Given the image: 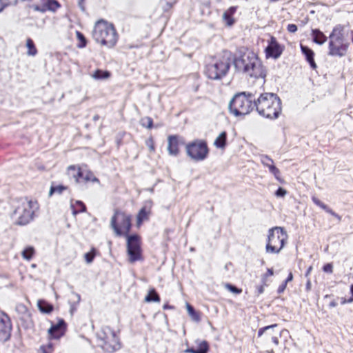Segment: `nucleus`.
Wrapping results in <instances>:
<instances>
[{
	"mask_svg": "<svg viewBox=\"0 0 353 353\" xmlns=\"http://www.w3.org/2000/svg\"><path fill=\"white\" fill-rule=\"evenodd\" d=\"M233 66L236 72L253 79H264L265 68L259 54L249 48L237 51L233 59Z\"/></svg>",
	"mask_w": 353,
	"mask_h": 353,
	"instance_id": "1",
	"label": "nucleus"
},
{
	"mask_svg": "<svg viewBox=\"0 0 353 353\" xmlns=\"http://www.w3.org/2000/svg\"><path fill=\"white\" fill-rule=\"evenodd\" d=\"M257 113L268 119H277L282 112L281 101L272 93L261 94L254 102Z\"/></svg>",
	"mask_w": 353,
	"mask_h": 353,
	"instance_id": "2",
	"label": "nucleus"
},
{
	"mask_svg": "<svg viewBox=\"0 0 353 353\" xmlns=\"http://www.w3.org/2000/svg\"><path fill=\"white\" fill-rule=\"evenodd\" d=\"M92 37L97 43L108 49L113 48L118 40L114 26L102 19L94 23Z\"/></svg>",
	"mask_w": 353,
	"mask_h": 353,
	"instance_id": "3",
	"label": "nucleus"
},
{
	"mask_svg": "<svg viewBox=\"0 0 353 353\" xmlns=\"http://www.w3.org/2000/svg\"><path fill=\"white\" fill-rule=\"evenodd\" d=\"M230 52L223 51L214 57L212 63L206 68L207 77L212 80L221 79L228 73L230 67Z\"/></svg>",
	"mask_w": 353,
	"mask_h": 353,
	"instance_id": "4",
	"label": "nucleus"
},
{
	"mask_svg": "<svg viewBox=\"0 0 353 353\" xmlns=\"http://www.w3.org/2000/svg\"><path fill=\"white\" fill-rule=\"evenodd\" d=\"M253 97L250 93L241 92L233 96L228 104L229 112L233 116L243 117L253 110Z\"/></svg>",
	"mask_w": 353,
	"mask_h": 353,
	"instance_id": "5",
	"label": "nucleus"
},
{
	"mask_svg": "<svg viewBox=\"0 0 353 353\" xmlns=\"http://www.w3.org/2000/svg\"><path fill=\"white\" fill-rule=\"evenodd\" d=\"M288 239L287 232L280 227H275L268 231L265 243L268 254H279L285 247Z\"/></svg>",
	"mask_w": 353,
	"mask_h": 353,
	"instance_id": "6",
	"label": "nucleus"
},
{
	"mask_svg": "<svg viewBox=\"0 0 353 353\" xmlns=\"http://www.w3.org/2000/svg\"><path fill=\"white\" fill-rule=\"evenodd\" d=\"M329 38V55L344 56L348 49V43L345 39L343 28L341 26L334 28Z\"/></svg>",
	"mask_w": 353,
	"mask_h": 353,
	"instance_id": "7",
	"label": "nucleus"
},
{
	"mask_svg": "<svg viewBox=\"0 0 353 353\" xmlns=\"http://www.w3.org/2000/svg\"><path fill=\"white\" fill-rule=\"evenodd\" d=\"M34 212V204L31 201L23 200L17 202L11 218L15 224L24 225L33 219Z\"/></svg>",
	"mask_w": 353,
	"mask_h": 353,
	"instance_id": "8",
	"label": "nucleus"
},
{
	"mask_svg": "<svg viewBox=\"0 0 353 353\" xmlns=\"http://www.w3.org/2000/svg\"><path fill=\"white\" fill-rule=\"evenodd\" d=\"M187 156L193 161H203L208 154V148L205 141L195 139L185 145Z\"/></svg>",
	"mask_w": 353,
	"mask_h": 353,
	"instance_id": "9",
	"label": "nucleus"
},
{
	"mask_svg": "<svg viewBox=\"0 0 353 353\" xmlns=\"http://www.w3.org/2000/svg\"><path fill=\"white\" fill-rule=\"evenodd\" d=\"M98 338L101 347L108 352H114L120 347L117 335L110 327H103L98 334Z\"/></svg>",
	"mask_w": 353,
	"mask_h": 353,
	"instance_id": "10",
	"label": "nucleus"
},
{
	"mask_svg": "<svg viewBox=\"0 0 353 353\" xmlns=\"http://www.w3.org/2000/svg\"><path fill=\"white\" fill-rule=\"evenodd\" d=\"M66 173L70 178L73 179L75 182L79 184L90 181L100 185L99 179L93 176L90 172L83 176V172L79 166L74 165H69L66 169Z\"/></svg>",
	"mask_w": 353,
	"mask_h": 353,
	"instance_id": "11",
	"label": "nucleus"
},
{
	"mask_svg": "<svg viewBox=\"0 0 353 353\" xmlns=\"http://www.w3.org/2000/svg\"><path fill=\"white\" fill-rule=\"evenodd\" d=\"M111 225L117 235H125L130 228V217L121 212H117L111 221Z\"/></svg>",
	"mask_w": 353,
	"mask_h": 353,
	"instance_id": "12",
	"label": "nucleus"
},
{
	"mask_svg": "<svg viewBox=\"0 0 353 353\" xmlns=\"http://www.w3.org/2000/svg\"><path fill=\"white\" fill-rule=\"evenodd\" d=\"M128 254L132 262L141 259V248L139 238L132 234L127 238Z\"/></svg>",
	"mask_w": 353,
	"mask_h": 353,
	"instance_id": "13",
	"label": "nucleus"
},
{
	"mask_svg": "<svg viewBox=\"0 0 353 353\" xmlns=\"http://www.w3.org/2000/svg\"><path fill=\"white\" fill-rule=\"evenodd\" d=\"M283 50V48L272 37L265 49V58L267 59H276L281 55Z\"/></svg>",
	"mask_w": 353,
	"mask_h": 353,
	"instance_id": "14",
	"label": "nucleus"
},
{
	"mask_svg": "<svg viewBox=\"0 0 353 353\" xmlns=\"http://www.w3.org/2000/svg\"><path fill=\"white\" fill-rule=\"evenodd\" d=\"M66 325L64 321L61 319H58L57 324H51L48 330V334L50 339H58L63 336Z\"/></svg>",
	"mask_w": 353,
	"mask_h": 353,
	"instance_id": "15",
	"label": "nucleus"
},
{
	"mask_svg": "<svg viewBox=\"0 0 353 353\" xmlns=\"http://www.w3.org/2000/svg\"><path fill=\"white\" fill-rule=\"evenodd\" d=\"M32 8L38 12H46L47 10L54 11L59 8V4L54 0H37Z\"/></svg>",
	"mask_w": 353,
	"mask_h": 353,
	"instance_id": "16",
	"label": "nucleus"
},
{
	"mask_svg": "<svg viewBox=\"0 0 353 353\" xmlns=\"http://www.w3.org/2000/svg\"><path fill=\"white\" fill-rule=\"evenodd\" d=\"M11 325L7 316L0 313V341H6L10 334Z\"/></svg>",
	"mask_w": 353,
	"mask_h": 353,
	"instance_id": "17",
	"label": "nucleus"
},
{
	"mask_svg": "<svg viewBox=\"0 0 353 353\" xmlns=\"http://www.w3.org/2000/svg\"><path fill=\"white\" fill-rule=\"evenodd\" d=\"M276 325H272L270 326H267L261 330H260L258 332L259 336H265V337L268 339H271L272 343L276 346L279 344L278 339L276 336H274L272 329L276 327Z\"/></svg>",
	"mask_w": 353,
	"mask_h": 353,
	"instance_id": "18",
	"label": "nucleus"
},
{
	"mask_svg": "<svg viewBox=\"0 0 353 353\" xmlns=\"http://www.w3.org/2000/svg\"><path fill=\"white\" fill-rule=\"evenodd\" d=\"M226 142L227 134L225 131H223L215 138L213 145L216 148L223 150L226 146Z\"/></svg>",
	"mask_w": 353,
	"mask_h": 353,
	"instance_id": "19",
	"label": "nucleus"
},
{
	"mask_svg": "<svg viewBox=\"0 0 353 353\" xmlns=\"http://www.w3.org/2000/svg\"><path fill=\"white\" fill-rule=\"evenodd\" d=\"M300 48L302 52L305 54L306 60L310 66L312 68L316 69L317 66L314 59V52L311 49L303 46H301Z\"/></svg>",
	"mask_w": 353,
	"mask_h": 353,
	"instance_id": "20",
	"label": "nucleus"
},
{
	"mask_svg": "<svg viewBox=\"0 0 353 353\" xmlns=\"http://www.w3.org/2000/svg\"><path fill=\"white\" fill-rule=\"evenodd\" d=\"M310 34L312 37L313 41L319 46L323 45L327 41L323 32L319 30H312Z\"/></svg>",
	"mask_w": 353,
	"mask_h": 353,
	"instance_id": "21",
	"label": "nucleus"
},
{
	"mask_svg": "<svg viewBox=\"0 0 353 353\" xmlns=\"http://www.w3.org/2000/svg\"><path fill=\"white\" fill-rule=\"evenodd\" d=\"M168 151L170 155H176L178 153V142L175 137H170L168 141Z\"/></svg>",
	"mask_w": 353,
	"mask_h": 353,
	"instance_id": "22",
	"label": "nucleus"
},
{
	"mask_svg": "<svg viewBox=\"0 0 353 353\" xmlns=\"http://www.w3.org/2000/svg\"><path fill=\"white\" fill-rule=\"evenodd\" d=\"M37 306L39 310L43 314H49L53 310L52 305L42 301H38L37 303Z\"/></svg>",
	"mask_w": 353,
	"mask_h": 353,
	"instance_id": "23",
	"label": "nucleus"
},
{
	"mask_svg": "<svg viewBox=\"0 0 353 353\" xmlns=\"http://www.w3.org/2000/svg\"><path fill=\"white\" fill-rule=\"evenodd\" d=\"M110 74L107 71H101L99 70H96L92 74V78L95 80H100L103 79H108Z\"/></svg>",
	"mask_w": 353,
	"mask_h": 353,
	"instance_id": "24",
	"label": "nucleus"
},
{
	"mask_svg": "<svg viewBox=\"0 0 353 353\" xmlns=\"http://www.w3.org/2000/svg\"><path fill=\"white\" fill-rule=\"evenodd\" d=\"M146 302H155L159 303L160 301L159 297L153 289L148 291L147 296L145 297Z\"/></svg>",
	"mask_w": 353,
	"mask_h": 353,
	"instance_id": "25",
	"label": "nucleus"
},
{
	"mask_svg": "<svg viewBox=\"0 0 353 353\" xmlns=\"http://www.w3.org/2000/svg\"><path fill=\"white\" fill-rule=\"evenodd\" d=\"M185 307L187 310V312L191 318V319L195 322H198L200 320L199 315L194 312L193 308L190 306V305L188 303H185Z\"/></svg>",
	"mask_w": 353,
	"mask_h": 353,
	"instance_id": "26",
	"label": "nucleus"
},
{
	"mask_svg": "<svg viewBox=\"0 0 353 353\" xmlns=\"http://www.w3.org/2000/svg\"><path fill=\"white\" fill-rule=\"evenodd\" d=\"M34 254V250L31 247L26 248L22 252V256L24 259L29 261L32 259Z\"/></svg>",
	"mask_w": 353,
	"mask_h": 353,
	"instance_id": "27",
	"label": "nucleus"
},
{
	"mask_svg": "<svg viewBox=\"0 0 353 353\" xmlns=\"http://www.w3.org/2000/svg\"><path fill=\"white\" fill-rule=\"evenodd\" d=\"M26 47L28 48L27 54L28 55L34 56L36 54L37 50H36L32 42L30 39H28L26 41Z\"/></svg>",
	"mask_w": 353,
	"mask_h": 353,
	"instance_id": "28",
	"label": "nucleus"
},
{
	"mask_svg": "<svg viewBox=\"0 0 353 353\" xmlns=\"http://www.w3.org/2000/svg\"><path fill=\"white\" fill-rule=\"evenodd\" d=\"M76 36L79 41L77 47L79 48H84L86 45V40H85V37H83V35L81 33H80L79 32H76Z\"/></svg>",
	"mask_w": 353,
	"mask_h": 353,
	"instance_id": "29",
	"label": "nucleus"
},
{
	"mask_svg": "<svg viewBox=\"0 0 353 353\" xmlns=\"http://www.w3.org/2000/svg\"><path fill=\"white\" fill-rule=\"evenodd\" d=\"M148 216V212L145 209H141L137 215V224L140 225L142 221Z\"/></svg>",
	"mask_w": 353,
	"mask_h": 353,
	"instance_id": "30",
	"label": "nucleus"
},
{
	"mask_svg": "<svg viewBox=\"0 0 353 353\" xmlns=\"http://www.w3.org/2000/svg\"><path fill=\"white\" fill-rule=\"evenodd\" d=\"M141 124L143 128L150 129L152 127V120L150 117L143 118L141 121Z\"/></svg>",
	"mask_w": 353,
	"mask_h": 353,
	"instance_id": "31",
	"label": "nucleus"
},
{
	"mask_svg": "<svg viewBox=\"0 0 353 353\" xmlns=\"http://www.w3.org/2000/svg\"><path fill=\"white\" fill-rule=\"evenodd\" d=\"M94 256V251L93 250H91L90 252L85 254L84 258L88 263H90L93 261Z\"/></svg>",
	"mask_w": 353,
	"mask_h": 353,
	"instance_id": "32",
	"label": "nucleus"
},
{
	"mask_svg": "<svg viewBox=\"0 0 353 353\" xmlns=\"http://www.w3.org/2000/svg\"><path fill=\"white\" fill-rule=\"evenodd\" d=\"M275 195L278 197H284L287 195V191L283 188L280 187L276 190Z\"/></svg>",
	"mask_w": 353,
	"mask_h": 353,
	"instance_id": "33",
	"label": "nucleus"
},
{
	"mask_svg": "<svg viewBox=\"0 0 353 353\" xmlns=\"http://www.w3.org/2000/svg\"><path fill=\"white\" fill-rule=\"evenodd\" d=\"M225 288L233 294H237L241 293V290L240 289H238V288H236L232 285H230L229 284H226L225 285Z\"/></svg>",
	"mask_w": 353,
	"mask_h": 353,
	"instance_id": "34",
	"label": "nucleus"
},
{
	"mask_svg": "<svg viewBox=\"0 0 353 353\" xmlns=\"http://www.w3.org/2000/svg\"><path fill=\"white\" fill-rule=\"evenodd\" d=\"M223 21L225 22V23L228 26H231L232 24H233V22H234V20L232 18L227 16L226 14H224L223 15Z\"/></svg>",
	"mask_w": 353,
	"mask_h": 353,
	"instance_id": "35",
	"label": "nucleus"
},
{
	"mask_svg": "<svg viewBox=\"0 0 353 353\" xmlns=\"http://www.w3.org/2000/svg\"><path fill=\"white\" fill-rule=\"evenodd\" d=\"M63 189L64 188L61 185L56 188L51 187L49 191V195L51 196L54 192H58L60 194Z\"/></svg>",
	"mask_w": 353,
	"mask_h": 353,
	"instance_id": "36",
	"label": "nucleus"
},
{
	"mask_svg": "<svg viewBox=\"0 0 353 353\" xmlns=\"http://www.w3.org/2000/svg\"><path fill=\"white\" fill-rule=\"evenodd\" d=\"M287 29H288V32H290L291 33H294L297 30V27L294 24H289L287 27Z\"/></svg>",
	"mask_w": 353,
	"mask_h": 353,
	"instance_id": "37",
	"label": "nucleus"
},
{
	"mask_svg": "<svg viewBox=\"0 0 353 353\" xmlns=\"http://www.w3.org/2000/svg\"><path fill=\"white\" fill-rule=\"evenodd\" d=\"M350 293H351V297H350V300H348V301H346V300L343 301H342L343 304H345L347 303H350V302L353 301V285L350 287Z\"/></svg>",
	"mask_w": 353,
	"mask_h": 353,
	"instance_id": "38",
	"label": "nucleus"
},
{
	"mask_svg": "<svg viewBox=\"0 0 353 353\" xmlns=\"http://www.w3.org/2000/svg\"><path fill=\"white\" fill-rule=\"evenodd\" d=\"M147 145L149 148V150L151 151V152H154V144H153V142L152 140H149L147 143Z\"/></svg>",
	"mask_w": 353,
	"mask_h": 353,
	"instance_id": "39",
	"label": "nucleus"
},
{
	"mask_svg": "<svg viewBox=\"0 0 353 353\" xmlns=\"http://www.w3.org/2000/svg\"><path fill=\"white\" fill-rule=\"evenodd\" d=\"M286 288V283H284L283 284H282L278 289V292L279 293H282L284 292V290H285Z\"/></svg>",
	"mask_w": 353,
	"mask_h": 353,
	"instance_id": "40",
	"label": "nucleus"
},
{
	"mask_svg": "<svg viewBox=\"0 0 353 353\" xmlns=\"http://www.w3.org/2000/svg\"><path fill=\"white\" fill-rule=\"evenodd\" d=\"M325 272H330L332 270V266L330 265H327L323 268Z\"/></svg>",
	"mask_w": 353,
	"mask_h": 353,
	"instance_id": "41",
	"label": "nucleus"
},
{
	"mask_svg": "<svg viewBox=\"0 0 353 353\" xmlns=\"http://www.w3.org/2000/svg\"><path fill=\"white\" fill-rule=\"evenodd\" d=\"M292 279H293V274L292 273H290L288 274V278H287V279H286L285 283H287L288 282H290V281H292Z\"/></svg>",
	"mask_w": 353,
	"mask_h": 353,
	"instance_id": "42",
	"label": "nucleus"
},
{
	"mask_svg": "<svg viewBox=\"0 0 353 353\" xmlns=\"http://www.w3.org/2000/svg\"><path fill=\"white\" fill-rule=\"evenodd\" d=\"M194 351V350L188 348L185 350V353H196Z\"/></svg>",
	"mask_w": 353,
	"mask_h": 353,
	"instance_id": "43",
	"label": "nucleus"
},
{
	"mask_svg": "<svg viewBox=\"0 0 353 353\" xmlns=\"http://www.w3.org/2000/svg\"><path fill=\"white\" fill-rule=\"evenodd\" d=\"M259 293H263V288L262 287L259 288Z\"/></svg>",
	"mask_w": 353,
	"mask_h": 353,
	"instance_id": "44",
	"label": "nucleus"
},
{
	"mask_svg": "<svg viewBox=\"0 0 353 353\" xmlns=\"http://www.w3.org/2000/svg\"><path fill=\"white\" fill-rule=\"evenodd\" d=\"M268 274L272 275L273 274L272 271V270H268Z\"/></svg>",
	"mask_w": 353,
	"mask_h": 353,
	"instance_id": "45",
	"label": "nucleus"
},
{
	"mask_svg": "<svg viewBox=\"0 0 353 353\" xmlns=\"http://www.w3.org/2000/svg\"><path fill=\"white\" fill-rule=\"evenodd\" d=\"M310 283H308L307 285V287L310 288Z\"/></svg>",
	"mask_w": 353,
	"mask_h": 353,
	"instance_id": "46",
	"label": "nucleus"
}]
</instances>
